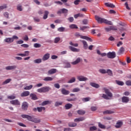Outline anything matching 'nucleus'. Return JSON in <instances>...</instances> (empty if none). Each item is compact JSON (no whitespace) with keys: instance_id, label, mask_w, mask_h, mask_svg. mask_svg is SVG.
<instances>
[{"instance_id":"obj_1","label":"nucleus","mask_w":131,"mask_h":131,"mask_svg":"<svg viewBox=\"0 0 131 131\" xmlns=\"http://www.w3.org/2000/svg\"><path fill=\"white\" fill-rule=\"evenodd\" d=\"M21 117L23 118H26L29 121H32V122H34L35 123H39V122H40V119L35 118L34 117H31L28 115H21Z\"/></svg>"},{"instance_id":"obj_2","label":"nucleus","mask_w":131,"mask_h":131,"mask_svg":"<svg viewBox=\"0 0 131 131\" xmlns=\"http://www.w3.org/2000/svg\"><path fill=\"white\" fill-rule=\"evenodd\" d=\"M95 19L98 23H105V24H107V25H113L112 21L108 20L105 18H102L97 15L95 16Z\"/></svg>"},{"instance_id":"obj_3","label":"nucleus","mask_w":131,"mask_h":131,"mask_svg":"<svg viewBox=\"0 0 131 131\" xmlns=\"http://www.w3.org/2000/svg\"><path fill=\"white\" fill-rule=\"evenodd\" d=\"M18 38V36L14 35L12 37L6 38L4 39V42H6V43H12V42H14L15 39L17 40Z\"/></svg>"},{"instance_id":"obj_4","label":"nucleus","mask_w":131,"mask_h":131,"mask_svg":"<svg viewBox=\"0 0 131 131\" xmlns=\"http://www.w3.org/2000/svg\"><path fill=\"white\" fill-rule=\"evenodd\" d=\"M50 89L49 86L42 87L37 90L38 93H47L50 91Z\"/></svg>"},{"instance_id":"obj_5","label":"nucleus","mask_w":131,"mask_h":131,"mask_svg":"<svg viewBox=\"0 0 131 131\" xmlns=\"http://www.w3.org/2000/svg\"><path fill=\"white\" fill-rule=\"evenodd\" d=\"M103 91H104L107 97H110V98H112V97H113V94H112V93H111L108 89H106V88H104Z\"/></svg>"},{"instance_id":"obj_6","label":"nucleus","mask_w":131,"mask_h":131,"mask_svg":"<svg viewBox=\"0 0 131 131\" xmlns=\"http://www.w3.org/2000/svg\"><path fill=\"white\" fill-rule=\"evenodd\" d=\"M103 91H104L107 97H110V98H112V97H113V94H112V93H111L108 89H106V88H104Z\"/></svg>"},{"instance_id":"obj_7","label":"nucleus","mask_w":131,"mask_h":131,"mask_svg":"<svg viewBox=\"0 0 131 131\" xmlns=\"http://www.w3.org/2000/svg\"><path fill=\"white\" fill-rule=\"evenodd\" d=\"M107 57L109 59H114V58L116 57V54H115V52H108L107 54Z\"/></svg>"},{"instance_id":"obj_8","label":"nucleus","mask_w":131,"mask_h":131,"mask_svg":"<svg viewBox=\"0 0 131 131\" xmlns=\"http://www.w3.org/2000/svg\"><path fill=\"white\" fill-rule=\"evenodd\" d=\"M122 103H128L129 102V98L126 96H123L121 98Z\"/></svg>"},{"instance_id":"obj_9","label":"nucleus","mask_w":131,"mask_h":131,"mask_svg":"<svg viewBox=\"0 0 131 131\" xmlns=\"http://www.w3.org/2000/svg\"><path fill=\"white\" fill-rule=\"evenodd\" d=\"M28 108V103L26 102H24L21 105V108L23 110H24L25 111H26Z\"/></svg>"},{"instance_id":"obj_10","label":"nucleus","mask_w":131,"mask_h":131,"mask_svg":"<svg viewBox=\"0 0 131 131\" xmlns=\"http://www.w3.org/2000/svg\"><path fill=\"white\" fill-rule=\"evenodd\" d=\"M10 104H12V105L18 106L20 105V102L17 99H15L14 100L10 101Z\"/></svg>"},{"instance_id":"obj_11","label":"nucleus","mask_w":131,"mask_h":131,"mask_svg":"<svg viewBox=\"0 0 131 131\" xmlns=\"http://www.w3.org/2000/svg\"><path fill=\"white\" fill-rule=\"evenodd\" d=\"M61 93L62 95L67 96V95H69L70 92L68 90H66L65 88H62L61 89Z\"/></svg>"},{"instance_id":"obj_12","label":"nucleus","mask_w":131,"mask_h":131,"mask_svg":"<svg viewBox=\"0 0 131 131\" xmlns=\"http://www.w3.org/2000/svg\"><path fill=\"white\" fill-rule=\"evenodd\" d=\"M17 68L16 66H9L5 68L6 70H14Z\"/></svg>"},{"instance_id":"obj_13","label":"nucleus","mask_w":131,"mask_h":131,"mask_svg":"<svg viewBox=\"0 0 131 131\" xmlns=\"http://www.w3.org/2000/svg\"><path fill=\"white\" fill-rule=\"evenodd\" d=\"M49 59H50L49 53L45 54L42 58V61H47V60H49Z\"/></svg>"},{"instance_id":"obj_14","label":"nucleus","mask_w":131,"mask_h":131,"mask_svg":"<svg viewBox=\"0 0 131 131\" xmlns=\"http://www.w3.org/2000/svg\"><path fill=\"white\" fill-rule=\"evenodd\" d=\"M29 95H30L29 91H25L20 94V97H28Z\"/></svg>"},{"instance_id":"obj_15","label":"nucleus","mask_w":131,"mask_h":131,"mask_svg":"<svg viewBox=\"0 0 131 131\" xmlns=\"http://www.w3.org/2000/svg\"><path fill=\"white\" fill-rule=\"evenodd\" d=\"M90 84L91 86H93V88H95V89H99V88H100V85L95 82H90Z\"/></svg>"},{"instance_id":"obj_16","label":"nucleus","mask_w":131,"mask_h":131,"mask_svg":"<svg viewBox=\"0 0 131 131\" xmlns=\"http://www.w3.org/2000/svg\"><path fill=\"white\" fill-rule=\"evenodd\" d=\"M30 97H31L32 100H38V98H37V96H36V94H35L34 93H31L30 95Z\"/></svg>"},{"instance_id":"obj_17","label":"nucleus","mask_w":131,"mask_h":131,"mask_svg":"<svg viewBox=\"0 0 131 131\" xmlns=\"http://www.w3.org/2000/svg\"><path fill=\"white\" fill-rule=\"evenodd\" d=\"M17 56H21V57H26L29 56V51H25L24 54H17Z\"/></svg>"},{"instance_id":"obj_18","label":"nucleus","mask_w":131,"mask_h":131,"mask_svg":"<svg viewBox=\"0 0 131 131\" xmlns=\"http://www.w3.org/2000/svg\"><path fill=\"white\" fill-rule=\"evenodd\" d=\"M56 72H57V69H52L50 70L48 72V74H50V75H52V74H54L56 73Z\"/></svg>"},{"instance_id":"obj_19","label":"nucleus","mask_w":131,"mask_h":131,"mask_svg":"<svg viewBox=\"0 0 131 131\" xmlns=\"http://www.w3.org/2000/svg\"><path fill=\"white\" fill-rule=\"evenodd\" d=\"M69 48L72 51V52H79V49L75 48L72 46H69Z\"/></svg>"},{"instance_id":"obj_20","label":"nucleus","mask_w":131,"mask_h":131,"mask_svg":"<svg viewBox=\"0 0 131 131\" xmlns=\"http://www.w3.org/2000/svg\"><path fill=\"white\" fill-rule=\"evenodd\" d=\"M122 126V122L119 121L117 122L116 125H115V127L116 128H119L121 127Z\"/></svg>"},{"instance_id":"obj_21","label":"nucleus","mask_w":131,"mask_h":131,"mask_svg":"<svg viewBox=\"0 0 131 131\" xmlns=\"http://www.w3.org/2000/svg\"><path fill=\"white\" fill-rule=\"evenodd\" d=\"M81 61V59L80 58H78L75 61L71 62V64H72V65H76V64H78V63H79Z\"/></svg>"},{"instance_id":"obj_22","label":"nucleus","mask_w":131,"mask_h":131,"mask_svg":"<svg viewBox=\"0 0 131 131\" xmlns=\"http://www.w3.org/2000/svg\"><path fill=\"white\" fill-rule=\"evenodd\" d=\"M104 5L105 6H106V7H108V8H114L115 7V5L110 3H105Z\"/></svg>"},{"instance_id":"obj_23","label":"nucleus","mask_w":131,"mask_h":131,"mask_svg":"<svg viewBox=\"0 0 131 131\" xmlns=\"http://www.w3.org/2000/svg\"><path fill=\"white\" fill-rule=\"evenodd\" d=\"M82 43H83V49H84V50H88L89 46L88 45V42H86V41L83 40L82 41Z\"/></svg>"},{"instance_id":"obj_24","label":"nucleus","mask_w":131,"mask_h":131,"mask_svg":"<svg viewBox=\"0 0 131 131\" xmlns=\"http://www.w3.org/2000/svg\"><path fill=\"white\" fill-rule=\"evenodd\" d=\"M48 16H49V11H45L44 12V15L43 16V19L44 20H46V19H48Z\"/></svg>"},{"instance_id":"obj_25","label":"nucleus","mask_w":131,"mask_h":131,"mask_svg":"<svg viewBox=\"0 0 131 131\" xmlns=\"http://www.w3.org/2000/svg\"><path fill=\"white\" fill-rule=\"evenodd\" d=\"M66 110H69L71 108H72V104L70 103H67L64 106Z\"/></svg>"},{"instance_id":"obj_26","label":"nucleus","mask_w":131,"mask_h":131,"mask_svg":"<svg viewBox=\"0 0 131 131\" xmlns=\"http://www.w3.org/2000/svg\"><path fill=\"white\" fill-rule=\"evenodd\" d=\"M68 125L70 127H74L77 125V124L74 122H70L69 123Z\"/></svg>"},{"instance_id":"obj_27","label":"nucleus","mask_w":131,"mask_h":131,"mask_svg":"<svg viewBox=\"0 0 131 131\" xmlns=\"http://www.w3.org/2000/svg\"><path fill=\"white\" fill-rule=\"evenodd\" d=\"M69 27L71 29H77L78 28V27L75 24H72L69 26Z\"/></svg>"},{"instance_id":"obj_28","label":"nucleus","mask_w":131,"mask_h":131,"mask_svg":"<svg viewBox=\"0 0 131 131\" xmlns=\"http://www.w3.org/2000/svg\"><path fill=\"white\" fill-rule=\"evenodd\" d=\"M8 99L9 100H14L16 99V95L15 94H13L7 97Z\"/></svg>"},{"instance_id":"obj_29","label":"nucleus","mask_w":131,"mask_h":131,"mask_svg":"<svg viewBox=\"0 0 131 131\" xmlns=\"http://www.w3.org/2000/svg\"><path fill=\"white\" fill-rule=\"evenodd\" d=\"M11 81H12V79H7L3 82V85H5V84H8V83H9V82H11Z\"/></svg>"},{"instance_id":"obj_30","label":"nucleus","mask_w":131,"mask_h":131,"mask_svg":"<svg viewBox=\"0 0 131 131\" xmlns=\"http://www.w3.org/2000/svg\"><path fill=\"white\" fill-rule=\"evenodd\" d=\"M114 112L111 110H106L103 112V114H113Z\"/></svg>"},{"instance_id":"obj_31","label":"nucleus","mask_w":131,"mask_h":131,"mask_svg":"<svg viewBox=\"0 0 131 131\" xmlns=\"http://www.w3.org/2000/svg\"><path fill=\"white\" fill-rule=\"evenodd\" d=\"M51 102L49 100L44 101L42 103V106H46V105H48V104H51Z\"/></svg>"},{"instance_id":"obj_32","label":"nucleus","mask_w":131,"mask_h":131,"mask_svg":"<svg viewBox=\"0 0 131 131\" xmlns=\"http://www.w3.org/2000/svg\"><path fill=\"white\" fill-rule=\"evenodd\" d=\"M53 78L51 77H46L43 79L45 81H52L53 80Z\"/></svg>"},{"instance_id":"obj_33","label":"nucleus","mask_w":131,"mask_h":131,"mask_svg":"<svg viewBox=\"0 0 131 131\" xmlns=\"http://www.w3.org/2000/svg\"><path fill=\"white\" fill-rule=\"evenodd\" d=\"M37 111H38L39 112H41L43 110V111H45V110H46V107H37Z\"/></svg>"},{"instance_id":"obj_34","label":"nucleus","mask_w":131,"mask_h":131,"mask_svg":"<svg viewBox=\"0 0 131 131\" xmlns=\"http://www.w3.org/2000/svg\"><path fill=\"white\" fill-rule=\"evenodd\" d=\"M82 38L83 39H85L86 40H88V41H91L92 42V41H93V40H92V39L86 36H82Z\"/></svg>"},{"instance_id":"obj_35","label":"nucleus","mask_w":131,"mask_h":131,"mask_svg":"<svg viewBox=\"0 0 131 131\" xmlns=\"http://www.w3.org/2000/svg\"><path fill=\"white\" fill-rule=\"evenodd\" d=\"M62 104H63L62 102L57 101L55 102L54 106L55 107H59V106H62Z\"/></svg>"},{"instance_id":"obj_36","label":"nucleus","mask_w":131,"mask_h":131,"mask_svg":"<svg viewBox=\"0 0 131 131\" xmlns=\"http://www.w3.org/2000/svg\"><path fill=\"white\" fill-rule=\"evenodd\" d=\"M75 80H76V79L75 77H72L68 82V83H73V82H75Z\"/></svg>"},{"instance_id":"obj_37","label":"nucleus","mask_w":131,"mask_h":131,"mask_svg":"<svg viewBox=\"0 0 131 131\" xmlns=\"http://www.w3.org/2000/svg\"><path fill=\"white\" fill-rule=\"evenodd\" d=\"M98 126L100 128L105 129L106 128V126L103 125L101 122H98Z\"/></svg>"},{"instance_id":"obj_38","label":"nucleus","mask_w":131,"mask_h":131,"mask_svg":"<svg viewBox=\"0 0 131 131\" xmlns=\"http://www.w3.org/2000/svg\"><path fill=\"white\" fill-rule=\"evenodd\" d=\"M116 82L118 85H123L124 84V83L121 81L116 80Z\"/></svg>"},{"instance_id":"obj_39","label":"nucleus","mask_w":131,"mask_h":131,"mask_svg":"<svg viewBox=\"0 0 131 131\" xmlns=\"http://www.w3.org/2000/svg\"><path fill=\"white\" fill-rule=\"evenodd\" d=\"M34 63L36 64H39V63H41V59L39 58L34 60Z\"/></svg>"},{"instance_id":"obj_40","label":"nucleus","mask_w":131,"mask_h":131,"mask_svg":"<svg viewBox=\"0 0 131 131\" xmlns=\"http://www.w3.org/2000/svg\"><path fill=\"white\" fill-rule=\"evenodd\" d=\"M58 31H59L60 32H63L65 31V28L61 27L57 29Z\"/></svg>"},{"instance_id":"obj_41","label":"nucleus","mask_w":131,"mask_h":131,"mask_svg":"<svg viewBox=\"0 0 131 131\" xmlns=\"http://www.w3.org/2000/svg\"><path fill=\"white\" fill-rule=\"evenodd\" d=\"M74 17L75 19H77L79 17H82V14H81L80 13H78L77 14H75L74 15Z\"/></svg>"},{"instance_id":"obj_42","label":"nucleus","mask_w":131,"mask_h":131,"mask_svg":"<svg viewBox=\"0 0 131 131\" xmlns=\"http://www.w3.org/2000/svg\"><path fill=\"white\" fill-rule=\"evenodd\" d=\"M67 20L70 22V23H72L74 21V18L73 17H70L68 18Z\"/></svg>"},{"instance_id":"obj_43","label":"nucleus","mask_w":131,"mask_h":131,"mask_svg":"<svg viewBox=\"0 0 131 131\" xmlns=\"http://www.w3.org/2000/svg\"><path fill=\"white\" fill-rule=\"evenodd\" d=\"M32 88H33V85H30L25 87L24 90H31Z\"/></svg>"},{"instance_id":"obj_44","label":"nucleus","mask_w":131,"mask_h":131,"mask_svg":"<svg viewBox=\"0 0 131 131\" xmlns=\"http://www.w3.org/2000/svg\"><path fill=\"white\" fill-rule=\"evenodd\" d=\"M75 122H80V121H82V118H78L74 119Z\"/></svg>"},{"instance_id":"obj_45","label":"nucleus","mask_w":131,"mask_h":131,"mask_svg":"<svg viewBox=\"0 0 131 131\" xmlns=\"http://www.w3.org/2000/svg\"><path fill=\"white\" fill-rule=\"evenodd\" d=\"M106 73H108V75H110V76H112V75H113V73H112V71H111V70H107Z\"/></svg>"},{"instance_id":"obj_46","label":"nucleus","mask_w":131,"mask_h":131,"mask_svg":"<svg viewBox=\"0 0 131 131\" xmlns=\"http://www.w3.org/2000/svg\"><path fill=\"white\" fill-rule=\"evenodd\" d=\"M60 37H56L54 39V43H58L60 40Z\"/></svg>"},{"instance_id":"obj_47","label":"nucleus","mask_w":131,"mask_h":131,"mask_svg":"<svg viewBox=\"0 0 131 131\" xmlns=\"http://www.w3.org/2000/svg\"><path fill=\"white\" fill-rule=\"evenodd\" d=\"M33 19H34V22L38 23V22H40V19H39V18L37 17H34Z\"/></svg>"},{"instance_id":"obj_48","label":"nucleus","mask_w":131,"mask_h":131,"mask_svg":"<svg viewBox=\"0 0 131 131\" xmlns=\"http://www.w3.org/2000/svg\"><path fill=\"white\" fill-rule=\"evenodd\" d=\"M99 72L102 74H105V73H107V71H106V70L104 69H100Z\"/></svg>"},{"instance_id":"obj_49","label":"nucleus","mask_w":131,"mask_h":131,"mask_svg":"<svg viewBox=\"0 0 131 131\" xmlns=\"http://www.w3.org/2000/svg\"><path fill=\"white\" fill-rule=\"evenodd\" d=\"M40 47H41V45L39 43H35L34 44V48H40Z\"/></svg>"},{"instance_id":"obj_50","label":"nucleus","mask_w":131,"mask_h":131,"mask_svg":"<svg viewBox=\"0 0 131 131\" xmlns=\"http://www.w3.org/2000/svg\"><path fill=\"white\" fill-rule=\"evenodd\" d=\"M90 131H94V130H97V127L93 126H91L90 128Z\"/></svg>"},{"instance_id":"obj_51","label":"nucleus","mask_w":131,"mask_h":131,"mask_svg":"<svg viewBox=\"0 0 131 131\" xmlns=\"http://www.w3.org/2000/svg\"><path fill=\"white\" fill-rule=\"evenodd\" d=\"M6 8H7V5H4L3 6H0V12L1 11H3L4 9H6Z\"/></svg>"},{"instance_id":"obj_52","label":"nucleus","mask_w":131,"mask_h":131,"mask_svg":"<svg viewBox=\"0 0 131 131\" xmlns=\"http://www.w3.org/2000/svg\"><path fill=\"white\" fill-rule=\"evenodd\" d=\"M61 12L62 14H67V13H68V10L65 8H63L61 9Z\"/></svg>"},{"instance_id":"obj_53","label":"nucleus","mask_w":131,"mask_h":131,"mask_svg":"<svg viewBox=\"0 0 131 131\" xmlns=\"http://www.w3.org/2000/svg\"><path fill=\"white\" fill-rule=\"evenodd\" d=\"M102 98H103V99H105V100H109V97H108V96L105 94L102 95Z\"/></svg>"},{"instance_id":"obj_54","label":"nucleus","mask_w":131,"mask_h":131,"mask_svg":"<svg viewBox=\"0 0 131 131\" xmlns=\"http://www.w3.org/2000/svg\"><path fill=\"white\" fill-rule=\"evenodd\" d=\"M123 52H124V48L123 47H121L119 51V54H122Z\"/></svg>"},{"instance_id":"obj_55","label":"nucleus","mask_w":131,"mask_h":131,"mask_svg":"<svg viewBox=\"0 0 131 131\" xmlns=\"http://www.w3.org/2000/svg\"><path fill=\"white\" fill-rule=\"evenodd\" d=\"M17 10H18V11H20V12L22 11L23 9H22V6L19 5L17 6Z\"/></svg>"},{"instance_id":"obj_56","label":"nucleus","mask_w":131,"mask_h":131,"mask_svg":"<svg viewBox=\"0 0 131 131\" xmlns=\"http://www.w3.org/2000/svg\"><path fill=\"white\" fill-rule=\"evenodd\" d=\"M90 100H91V98L90 97H86V98H83V101L84 102H89Z\"/></svg>"},{"instance_id":"obj_57","label":"nucleus","mask_w":131,"mask_h":131,"mask_svg":"<svg viewBox=\"0 0 131 131\" xmlns=\"http://www.w3.org/2000/svg\"><path fill=\"white\" fill-rule=\"evenodd\" d=\"M80 91V89L79 88H74L73 90V93H77V92H79Z\"/></svg>"},{"instance_id":"obj_58","label":"nucleus","mask_w":131,"mask_h":131,"mask_svg":"<svg viewBox=\"0 0 131 131\" xmlns=\"http://www.w3.org/2000/svg\"><path fill=\"white\" fill-rule=\"evenodd\" d=\"M88 22H89V20L87 19H83L82 21V23L84 25H86V24H88Z\"/></svg>"},{"instance_id":"obj_59","label":"nucleus","mask_w":131,"mask_h":131,"mask_svg":"<svg viewBox=\"0 0 131 131\" xmlns=\"http://www.w3.org/2000/svg\"><path fill=\"white\" fill-rule=\"evenodd\" d=\"M70 45L73 46V47H78V43H73L72 41L70 42Z\"/></svg>"},{"instance_id":"obj_60","label":"nucleus","mask_w":131,"mask_h":131,"mask_svg":"<svg viewBox=\"0 0 131 131\" xmlns=\"http://www.w3.org/2000/svg\"><path fill=\"white\" fill-rule=\"evenodd\" d=\"M105 30L106 31V32H109V31H111V26L107 28H105Z\"/></svg>"},{"instance_id":"obj_61","label":"nucleus","mask_w":131,"mask_h":131,"mask_svg":"<svg viewBox=\"0 0 131 131\" xmlns=\"http://www.w3.org/2000/svg\"><path fill=\"white\" fill-rule=\"evenodd\" d=\"M108 40H110L111 41H114L115 40V38L113 36H111L109 37Z\"/></svg>"},{"instance_id":"obj_62","label":"nucleus","mask_w":131,"mask_h":131,"mask_svg":"<svg viewBox=\"0 0 131 131\" xmlns=\"http://www.w3.org/2000/svg\"><path fill=\"white\" fill-rule=\"evenodd\" d=\"M4 16L5 17V18H7V19H8L9 18V13H8L7 12H5L4 13Z\"/></svg>"},{"instance_id":"obj_63","label":"nucleus","mask_w":131,"mask_h":131,"mask_svg":"<svg viewBox=\"0 0 131 131\" xmlns=\"http://www.w3.org/2000/svg\"><path fill=\"white\" fill-rule=\"evenodd\" d=\"M96 32H100V31L98 30H95V29H93L92 30L91 33H96Z\"/></svg>"},{"instance_id":"obj_64","label":"nucleus","mask_w":131,"mask_h":131,"mask_svg":"<svg viewBox=\"0 0 131 131\" xmlns=\"http://www.w3.org/2000/svg\"><path fill=\"white\" fill-rule=\"evenodd\" d=\"M125 84H126V85H131V81L128 80L126 81Z\"/></svg>"}]
</instances>
